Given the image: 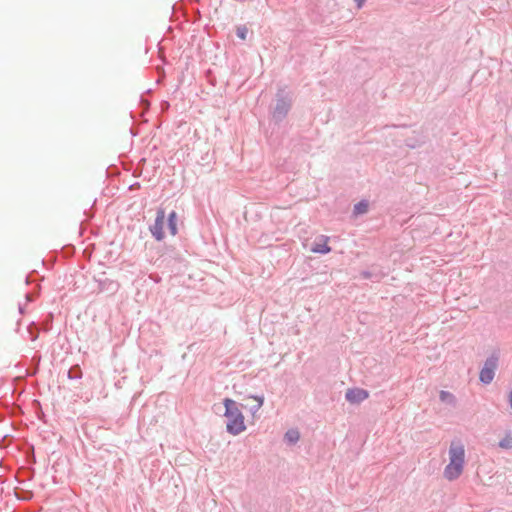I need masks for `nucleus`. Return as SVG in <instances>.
I'll list each match as a JSON object with an SVG mask.
<instances>
[{"instance_id":"nucleus-2","label":"nucleus","mask_w":512,"mask_h":512,"mask_svg":"<svg viewBox=\"0 0 512 512\" xmlns=\"http://www.w3.org/2000/svg\"><path fill=\"white\" fill-rule=\"evenodd\" d=\"M225 417L227 418V431L230 434L238 435L245 431L244 415L237 406V403L229 398L224 399Z\"/></svg>"},{"instance_id":"nucleus-1","label":"nucleus","mask_w":512,"mask_h":512,"mask_svg":"<svg viewBox=\"0 0 512 512\" xmlns=\"http://www.w3.org/2000/svg\"><path fill=\"white\" fill-rule=\"evenodd\" d=\"M464 461V446L459 442H452L449 449V464L444 470L445 478L450 481L457 479L462 474Z\"/></svg>"},{"instance_id":"nucleus-10","label":"nucleus","mask_w":512,"mask_h":512,"mask_svg":"<svg viewBox=\"0 0 512 512\" xmlns=\"http://www.w3.org/2000/svg\"><path fill=\"white\" fill-rule=\"evenodd\" d=\"M368 210V204L366 202H360L355 205L354 212L356 214H363L366 213Z\"/></svg>"},{"instance_id":"nucleus-6","label":"nucleus","mask_w":512,"mask_h":512,"mask_svg":"<svg viewBox=\"0 0 512 512\" xmlns=\"http://www.w3.org/2000/svg\"><path fill=\"white\" fill-rule=\"evenodd\" d=\"M328 242H329V237L328 236H325V235H321L319 236L312 248H311V251L313 253H320V254H327L331 251V248L330 246L328 245Z\"/></svg>"},{"instance_id":"nucleus-8","label":"nucleus","mask_w":512,"mask_h":512,"mask_svg":"<svg viewBox=\"0 0 512 512\" xmlns=\"http://www.w3.org/2000/svg\"><path fill=\"white\" fill-rule=\"evenodd\" d=\"M499 447L502 449H512V434L510 432L499 442Z\"/></svg>"},{"instance_id":"nucleus-7","label":"nucleus","mask_w":512,"mask_h":512,"mask_svg":"<svg viewBox=\"0 0 512 512\" xmlns=\"http://www.w3.org/2000/svg\"><path fill=\"white\" fill-rule=\"evenodd\" d=\"M177 215H176V212H171L168 216V220H167V229H168V232L171 236H174L176 235L177 233Z\"/></svg>"},{"instance_id":"nucleus-3","label":"nucleus","mask_w":512,"mask_h":512,"mask_svg":"<svg viewBox=\"0 0 512 512\" xmlns=\"http://www.w3.org/2000/svg\"><path fill=\"white\" fill-rule=\"evenodd\" d=\"M497 364H498L497 357L492 356L489 359H487V361L484 364V367L480 371V376H479L480 380L483 383L489 384L493 380L495 370L497 368Z\"/></svg>"},{"instance_id":"nucleus-9","label":"nucleus","mask_w":512,"mask_h":512,"mask_svg":"<svg viewBox=\"0 0 512 512\" xmlns=\"http://www.w3.org/2000/svg\"><path fill=\"white\" fill-rule=\"evenodd\" d=\"M285 438L290 442V443H295L296 441H298L299 439V432L297 430H289L286 435H285Z\"/></svg>"},{"instance_id":"nucleus-12","label":"nucleus","mask_w":512,"mask_h":512,"mask_svg":"<svg viewBox=\"0 0 512 512\" xmlns=\"http://www.w3.org/2000/svg\"><path fill=\"white\" fill-rule=\"evenodd\" d=\"M440 399L442 401H453L454 400V396L450 392L441 391L440 392Z\"/></svg>"},{"instance_id":"nucleus-4","label":"nucleus","mask_w":512,"mask_h":512,"mask_svg":"<svg viewBox=\"0 0 512 512\" xmlns=\"http://www.w3.org/2000/svg\"><path fill=\"white\" fill-rule=\"evenodd\" d=\"M165 224V212L163 209H159L155 223L150 228L151 233L157 240H162L165 237Z\"/></svg>"},{"instance_id":"nucleus-11","label":"nucleus","mask_w":512,"mask_h":512,"mask_svg":"<svg viewBox=\"0 0 512 512\" xmlns=\"http://www.w3.org/2000/svg\"><path fill=\"white\" fill-rule=\"evenodd\" d=\"M252 399L256 401V405L253 407V412H257L263 405V397L252 396Z\"/></svg>"},{"instance_id":"nucleus-13","label":"nucleus","mask_w":512,"mask_h":512,"mask_svg":"<svg viewBox=\"0 0 512 512\" xmlns=\"http://www.w3.org/2000/svg\"><path fill=\"white\" fill-rule=\"evenodd\" d=\"M238 36L242 39H245V32L244 31H239L238 32Z\"/></svg>"},{"instance_id":"nucleus-5","label":"nucleus","mask_w":512,"mask_h":512,"mask_svg":"<svg viewBox=\"0 0 512 512\" xmlns=\"http://www.w3.org/2000/svg\"><path fill=\"white\" fill-rule=\"evenodd\" d=\"M369 396V393L361 388H353L349 389L346 392V399L350 403H360L367 399Z\"/></svg>"},{"instance_id":"nucleus-14","label":"nucleus","mask_w":512,"mask_h":512,"mask_svg":"<svg viewBox=\"0 0 512 512\" xmlns=\"http://www.w3.org/2000/svg\"><path fill=\"white\" fill-rule=\"evenodd\" d=\"M509 403H510V406L512 408V391L509 394Z\"/></svg>"}]
</instances>
